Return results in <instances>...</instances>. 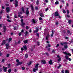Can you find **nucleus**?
I'll return each mask as SVG.
<instances>
[{"label":"nucleus","mask_w":73,"mask_h":73,"mask_svg":"<svg viewBox=\"0 0 73 73\" xmlns=\"http://www.w3.org/2000/svg\"><path fill=\"white\" fill-rule=\"evenodd\" d=\"M16 61L17 62V64H16L17 66H18V65H21V64H22V62H20L19 59L16 60Z\"/></svg>","instance_id":"obj_1"},{"label":"nucleus","mask_w":73,"mask_h":73,"mask_svg":"<svg viewBox=\"0 0 73 73\" xmlns=\"http://www.w3.org/2000/svg\"><path fill=\"white\" fill-rule=\"evenodd\" d=\"M3 69L4 72H6L7 70L8 69V67H5L4 66H3Z\"/></svg>","instance_id":"obj_2"},{"label":"nucleus","mask_w":73,"mask_h":73,"mask_svg":"<svg viewBox=\"0 0 73 73\" xmlns=\"http://www.w3.org/2000/svg\"><path fill=\"white\" fill-rule=\"evenodd\" d=\"M65 58L66 60H68L69 61H72V59L70 58H69V57H68L67 55H66L65 56Z\"/></svg>","instance_id":"obj_3"},{"label":"nucleus","mask_w":73,"mask_h":73,"mask_svg":"<svg viewBox=\"0 0 73 73\" xmlns=\"http://www.w3.org/2000/svg\"><path fill=\"white\" fill-rule=\"evenodd\" d=\"M6 11L7 12V13H9V11H10V9L9 8V7H6Z\"/></svg>","instance_id":"obj_4"},{"label":"nucleus","mask_w":73,"mask_h":73,"mask_svg":"<svg viewBox=\"0 0 73 73\" xmlns=\"http://www.w3.org/2000/svg\"><path fill=\"white\" fill-rule=\"evenodd\" d=\"M64 54H66V55H68V56H71V54H70V53L68 52V53L66 52H64Z\"/></svg>","instance_id":"obj_5"},{"label":"nucleus","mask_w":73,"mask_h":73,"mask_svg":"<svg viewBox=\"0 0 73 73\" xmlns=\"http://www.w3.org/2000/svg\"><path fill=\"white\" fill-rule=\"evenodd\" d=\"M25 14L27 16H28V15L29 14V10H26L25 12Z\"/></svg>","instance_id":"obj_6"},{"label":"nucleus","mask_w":73,"mask_h":73,"mask_svg":"<svg viewBox=\"0 0 73 73\" xmlns=\"http://www.w3.org/2000/svg\"><path fill=\"white\" fill-rule=\"evenodd\" d=\"M3 33H5V32H6V31H7V28H6V26H3Z\"/></svg>","instance_id":"obj_7"},{"label":"nucleus","mask_w":73,"mask_h":73,"mask_svg":"<svg viewBox=\"0 0 73 73\" xmlns=\"http://www.w3.org/2000/svg\"><path fill=\"white\" fill-rule=\"evenodd\" d=\"M59 13H58L57 11H56L55 12L54 15V16L55 17H56L57 16H59Z\"/></svg>","instance_id":"obj_8"},{"label":"nucleus","mask_w":73,"mask_h":73,"mask_svg":"<svg viewBox=\"0 0 73 73\" xmlns=\"http://www.w3.org/2000/svg\"><path fill=\"white\" fill-rule=\"evenodd\" d=\"M30 7H31V10H32L33 11H34V7H33V5H31Z\"/></svg>","instance_id":"obj_9"},{"label":"nucleus","mask_w":73,"mask_h":73,"mask_svg":"<svg viewBox=\"0 0 73 73\" xmlns=\"http://www.w3.org/2000/svg\"><path fill=\"white\" fill-rule=\"evenodd\" d=\"M36 30L34 31V33H38V32L39 29H38L37 28H36Z\"/></svg>","instance_id":"obj_10"},{"label":"nucleus","mask_w":73,"mask_h":73,"mask_svg":"<svg viewBox=\"0 0 73 73\" xmlns=\"http://www.w3.org/2000/svg\"><path fill=\"white\" fill-rule=\"evenodd\" d=\"M39 15L41 17H44V13H40Z\"/></svg>","instance_id":"obj_11"},{"label":"nucleus","mask_w":73,"mask_h":73,"mask_svg":"<svg viewBox=\"0 0 73 73\" xmlns=\"http://www.w3.org/2000/svg\"><path fill=\"white\" fill-rule=\"evenodd\" d=\"M5 43H6L5 40H4L2 42V43L1 44V45H3L4 44H5Z\"/></svg>","instance_id":"obj_12"},{"label":"nucleus","mask_w":73,"mask_h":73,"mask_svg":"<svg viewBox=\"0 0 73 73\" xmlns=\"http://www.w3.org/2000/svg\"><path fill=\"white\" fill-rule=\"evenodd\" d=\"M41 62L42 63H43V64H46V61L44 60H41Z\"/></svg>","instance_id":"obj_13"},{"label":"nucleus","mask_w":73,"mask_h":73,"mask_svg":"<svg viewBox=\"0 0 73 73\" xmlns=\"http://www.w3.org/2000/svg\"><path fill=\"white\" fill-rule=\"evenodd\" d=\"M23 47L25 50H27V47L26 45L24 46Z\"/></svg>","instance_id":"obj_14"},{"label":"nucleus","mask_w":73,"mask_h":73,"mask_svg":"<svg viewBox=\"0 0 73 73\" xmlns=\"http://www.w3.org/2000/svg\"><path fill=\"white\" fill-rule=\"evenodd\" d=\"M6 49H9V47H8L9 46V44L8 43L6 44Z\"/></svg>","instance_id":"obj_15"},{"label":"nucleus","mask_w":73,"mask_h":73,"mask_svg":"<svg viewBox=\"0 0 73 73\" xmlns=\"http://www.w3.org/2000/svg\"><path fill=\"white\" fill-rule=\"evenodd\" d=\"M25 25V23H21V25L23 27H24V25Z\"/></svg>","instance_id":"obj_16"},{"label":"nucleus","mask_w":73,"mask_h":73,"mask_svg":"<svg viewBox=\"0 0 73 73\" xmlns=\"http://www.w3.org/2000/svg\"><path fill=\"white\" fill-rule=\"evenodd\" d=\"M38 68H36H36H34L33 69V71L34 72H36V70L37 71V70H38Z\"/></svg>","instance_id":"obj_17"},{"label":"nucleus","mask_w":73,"mask_h":73,"mask_svg":"<svg viewBox=\"0 0 73 73\" xmlns=\"http://www.w3.org/2000/svg\"><path fill=\"white\" fill-rule=\"evenodd\" d=\"M49 64L50 65H52L53 64L52 60L50 59V60L49 61Z\"/></svg>","instance_id":"obj_18"},{"label":"nucleus","mask_w":73,"mask_h":73,"mask_svg":"<svg viewBox=\"0 0 73 73\" xmlns=\"http://www.w3.org/2000/svg\"><path fill=\"white\" fill-rule=\"evenodd\" d=\"M51 46V45H50V44H48L47 45V46H46V48L47 49H48V48L49 47H50Z\"/></svg>","instance_id":"obj_19"},{"label":"nucleus","mask_w":73,"mask_h":73,"mask_svg":"<svg viewBox=\"0 0 73 73\" xmlns=\"http://www.w3.org/2000/svg\"><path fill=\"white\" fill-rule=\"evenodd\" d=\"M32 61H30L29 62L27 63V65H28V66H29V65H31V64H32Z\"/></svg>","instance_id":"obj_20"},{"label":"nucleus","mask_w":73,"mask_h":73,"mask_svg":"<svg viewBox=\"0 0 73 73\" xmlns=\"http://www.w3.org/2000/svg\"><path fill=\"white\" fill-rule=\"evenodd\" d=\"M52 34L51 35V37H53V35H54V31H53V30H52Z\"/></svg>","instance_id":"obj_21"},{"label":"nucleus","mask_w":73,"mask_h":73,"mask_svg":"<svg viewBox=\"0 0 73 73\" xmlns=\"http://www.w3.org/2000/svg\"><path fill=\"white\" fill-rule=\"evenodd\" d=\"M24 44H27L28 42V40H25L24 41Z\"/></svg>","instance_id":"obj_22"},{"label":"nucleus","mask_w":73,"mask_h":73,"mask_svg":"<svg viewBox=\"0 0 73 73\" xmlns=\"http://www.w3.org/2000/svg\"><path fill=\"white\" fill-rule=\"evenodd\" d=\"M39 65V64H36L35 65V68H38Z\"/></svg>","instance_id":"obj_23"},{"label":"nucleus","mask_w":73,"mask_h":73,"mask_svg":"<svg viewBox=\"0 0 73 73\" xmlns=\"http://www.w3.org/2000/svg\"><path fill=\"white\" fill-rule=\"evenodd\" d=\"M21 9H22V12H23V13H25V11L24 10V7H22Z\"/></svg>","instance_id":"obj_24"},{"label":"nucleus","mask_w":73,"mask_h":73,"mask_svg":"<svg viewBox=\"0 0 73 73\" xmlns=\"http://www.w3.org/2000/svg\"><path fill=\"white\" fill-rule=\"evenodd\" d=\"M11 71H12V69H9L8 70V73H11Z\"/></svg>","instance_id":"obj_25"},{"label":"nucleus","mask_w":73,"mask_h":73,"mask_svg":"<svg viewBox=\"0 0 73 73\" xmlns=\"http://www.w3.org/2000/svg\"><path fill=\"white\" fill-rule=\"evenodd\" d=\"M33 23L34 24H36V21L34 19H33Z\"/></svg>","instance_id":"obj_26"},{"label":"nucleus","mask_w":73,"mask_h":73,"mask_svg":"<svg viewBox=\"0 0 73 73\" xmlns=\"http://www.w3.org/2000/svg\"><path fill=\"white\" fill-rule=\"evenodd\" d=\"M67 33H68V34H71V33H70V31L68 30H67Z\"/></svg>","instance_id":"obj_27"},{"label":"nucleus","mask_w":73,"mask_h":73,"mask_svg":"<svg viewBox=\"0 0 73 73\" xmlns=\"http://www.w3.org/2000/svg\"><path fill=\"white\" fill-rule=\"evenodd\" d=\"M36 4L37 5H38L39 4V1H38V0H37Z\"/></svg>","instance_id":"obj_28"},{"label":"nucleus","mask_w":73,"mask_h":73,"mask_svg":"<svg viewBox=\"0 0 73 73\" xmlns=\"http://www.w3.org/2000/svg\"><path fill=\"white\" fill-rule=\"evenodd\" d=\"M36 36H37V37H40V34H39V33H36Z\"/></svg>","instance_id":"obj_29"},{"label":"nucleus","mask_w":73,"mask_h":73,"mask_svg":"<svg viewBox=\"0 0 73 73\" xmlns=\"http://www.w3.org/2000/svg\"><path fill=\"white\" fill-rule=\"evenodd\" d=\"M59 4V2L58 1H56L55 3V4L57 5V4Z\"/></svg>","instance_id":"obj_30"},{"label":"nucleus","mask_w":73,"mask_h":73,"mask_svg":"<svg viewBox=\"0 0 73 73\" xmlns=\"http://www.w3.org/2000/svg\"><path fill=\"white\" fill-rule=\"evenodd\" d=\"M65 49H67L68 48V46L67 45L64 46Z\"/></svg>","instance_id":"obj_31"},{"label":"nucleus","mask_w":73,"mask_h":73,"mask_svg":"<svg viewBox=\"0 0 73 73\" xmlns=\"http://www.w3.org/2000/svg\"><path fill=\"white\" fill-rule=\"evenodd\" d=\"M12 38H9V41L10 42V41H12Z\"/></svg>","instance_id":"obj_32"},{"label":"nucleus","mask_w":73,"mask_h":73,"mask_svg":"<svg viewBox=\"0 0 73 73\" xmlns=\"http://www.w3.org/2000/svg\"><path fill=\"white\" fill-rule=\"evenodd\" d=\"M68 23L70 25L71 24V22H72V21L71 20H69L68 21Z\"/></svg>","instance_id":"obj_33"},{"label":"nucleus","mask_w":73,"mask_h":73,"mask_svg":"<svg viewBox=\"0 0 73 73\" xmlns=\"http://www.w3.org/2000/svg\"><path fill=\"white\" fill-rule=\"evenodd\" d=\"M61 58H59L58 59V62L61 61Z\"/></svg>","instance_id":"obj_34"},{"label":"nucleus","mask_w":73,"mask_h":73,"mask_svg":"<svg viewBox=\"0 0 73 73\" xmlns=\"http://www.w3.org/2000/svg\"><path fill=\"white\" fill-rule=\"evenodd\" d=\"M65 73H69V71L68 70H66L65 71Z\"/></svg>","instance_id":"obj_35"},{"label":"nucleus","mask_w":73,"mask_h":73,"mask_svg":"<svg viewBox=\"0 0 73 73\" xmlns=\"http://www.w3.org/2000/svg\"><path fill=\"white\" fill-rule=\"evenodd\" d=\"M35 10H36V11H37L38 9V7H35Z\"/></svg>","instance_id":"obj_36"},{"label":"nucleus","mask_w":73,"mask_h":73,"mask_svg":"<svg viewBox=\"0 0 73 73\" xmlns=\"http://www.w3.org/2000/svg\"><path fill=\"white\" fill-rule=\"evenodd\" d=\"M40 42L38 41L37 42V45H38V46H39V45H40Z\"/></svg>","instance_id":"obj_37"},{"label":"nucleus","mask_w":73,"mask_h":73,"mask_svg":"<svg viewBox=\"0 0 73 73\" xmlns=\"http://www.w3.org/2000/svg\"><path fill=\"white\" fill-rule=\"evenodd\" d=\"M4 61H5V59L3 58L2 59V62H3V63H4Z\"/></svg>","instance_id":"obj_38"},{"label":"nucleus","mask_w":73,"mask_h":73,"mask_svg":"<svg viewBox=\"0 0 73 73\" xmlns=\"http://www.w3.org/2000/svg\"><path fill=\"white\" fill-rule=\"evenodd\" d=\"M15 7H17L18 6V4H17L15 3Z\"/></svg>","instance_id":"obj_39"},{"label":"nucleus","mask_w":73,"mask_h":73,"mask_svg":"<svg viewBox=\"0 0 73 73\" xmlns=\"http://www.w3.org/2000/svg\"><path fill=\"white\" fill-rule=\"evenodd\" d=\"M43 1L44 2H46V3H48V0H44Z\"/></svg>","instance_id":"obj_40"},{"label":"nucleus","mask_w":73,"mask_h":73,"mask_svg":"<svg viewBox=\"0 0 73 73\" xmlns=\"http://www.w3.org/2000/svg\"><path fill=\"white\" fill-rule=\"evenodd\" d=\"M52 53H54V54L55 53V52L54 50H53L52 51Z\"/></svg>","instance_id":"obj_41"},{"label":"nucleus","mask_w":73,"mask_h":73,"mask_svg":"<svg viewBox=\"0 0 73 73\" xmlns=\"http://www.w3.org/2000/svg\"><path fill=\"white\" fill-rule=\"evenodd\" d=\"M61 65L59 64V66H58L57 67L58 69H59V68H60L61 67Z\"/></svg>","instance_id":"obj_42"},{"label":"nucleus","mask_w":73,"mask_h":73,"mask_svg":"<svg viewBox=\"0 0 73 73\" xmlns=\"http://www.w3.org/2000/svg\"><path fill=\"white\" fill-rule=\"evenodd\" d=\"M28 55L27 54H26L25 55V57H26V58H28Z\"/></svg>","instance_id":"obj_43"},{"label":"nucleus","mask_w":73,"mask_h":73,"mask_svg":"<svg viewBox=\"0 0 73 73\" xmlns=\"http://www.w3.org/2000/svg\"><path fill=\"white\" fill-rule=\"evenodd\" d=\"M63 12L64 13H66V11H65V10H63Z\"/></svg>","instance_id":"obj_44"},{"label":"nucleus","mask_w":73,"mask_h":73,"mask_svg":"<svg viewBox=\"0 0 73 73\" xmlns=\"http://www.w3.org/2000/svg\"><path fill=\"white\" fill-rule=\"evenodd\" d=\"M48 37L47 36H46V40H48Z\"/></svg>","instance_id":"obj_45"},{"label":"nucleus","mask_w":73,"mask_h":73,"mask_svg":"<svg viewBox=\"0 0 73 73\" xmlns=\"http://www.w3.org/2000/svg\"><path fill=\"white\" fill-rule=\"evenodd\" d=\"M21 69L22 70H25V67H22Z\"/></svg>","instance_id":"obj_46"},{"label":"nucleus","mask_w":73,"mask_h":73,"mask_svg":"<svg viewBox=\"0 0 73 73\" xmlns=\"http://www.w3.org/2000/svg\"><path fill=\"white\" fill-rule=\"evenodd\" d=\"M15 4H19V3L18 2V1H17L16 0L15 1Z\"/></svg>","instance_id":"obj_47"},{"label":"nucleus","mask_w":73,"mask_h":73,"mask_svg":"<svg viewBox=\"0 0 73 73\" xmlns=\"http://www.w3.org/2000/svg\"><path fill=\"white\" fill-rule=\"evenodd\" d=\"M33 40L35 42H36V39L35 38H34L33 39Z\"/></svg>","instance_id":"obj_48"},{"label":"nucleus","mask_w":73,"mask_h":73,"mask_svg":"<svg viewBox=\"0 0 73 73\" xmlns=\"http://www.w3.org/2000/svg\"><path fill=\"white\" fill-rule=\"evenodd\" d=\"M9 56H10V54H7L6 57H9Z\"/></svg>","instance_id":"obj_49"},{"label":"nucleus","mask_w":73,"mask_h":73,"mask_svg":"<svg viewBox=\"0 0 73 73\" xmlns=\"http://www.w3.org/2000/svg\"><path fill=\"white\" fill-rule=\"evenodd\" d=\"M14 30H16V29H17V27H14Z\"/></svg>","instance_id":"obj_50"},{"label":"nucleus","mask_w":73,"mask_h":73,"mask_svg":"<svg viewBox=\"0 0 73 73\" xmlns=\"http://www.w3.org/2000/svg\"><path fill=\"white\" fill-rule=\"evenodd\" d=\"M5 5L6 6V7H7V6H9V4H7V3H6V4H5Z\"/></svg>","instance_id":"obj_51"},{"label":"nucleus","mask_w":73,"mask_h":73,"mask_svg":"<svg viewBox=\"0 0 73 73\" xmlns=\"http://www.w3.org/2000/svg\"><path fill=\"white\" fill-rule=\"evenodd\" d=\"M7 21L9 22V23H11V21L9 19H7Z\"/></svg>","instance_id":"obj_52"},{"label":"nucleus","mask_w":73,"mask_h":73,"mask_svg":"<svg viewBox=\"0 0 73 73\" xmlns=\"http://www.w3.org/2000/svg\"><path fill=\"white\" fill-rule=\"evenodd\" d=\"M18 44H20L21 43V41L20 40H19V41L18 42Z\"/></svg>","instance_id":"obj_53"},{"label":"nucleus","mask_w":73,"mask_h":73,"mask_svg":"<svg viewBox=\"0 0 73 73\" xmlns=\"http://www.w3.org/2000/svg\"><path fill=\"white\" fill-rule=\"evenodd\" d=\"M28 31H26V34H25V36H27V34H28Z\"/></svg>","instance_id":"obj_54"},{"label":"nucleus","mask_w":73,"mask_h":73,"mask_svg":"<svg viewBox=\"0 0 73 73\" xmlns=\"http://www.w3.org/2000/svg\"><path fill=\"white\" fill-rule=\"evenodd\" d=\"M50 36V35H49V34H47V36H46V37H47L49 38V37Z\"/></svg>","instance_id":"obj_55"},{"label":"nucleus","mask_w":73,"mask_h":73,"mask_svg":"<svg viewBox=\"0 0 73 73\" xmlns=\"http://www.w3.org/2000/svg\"><path fill=\"white\" fill-rule=\"evenodd\" d=\"M21 23H24V22H23L24 21V20H23V19H21Z\"/></svg>","instance_id":"obj_56"},{"label":"nucleus","mask_w":73,"mask_h":73,"mask_svg":"<svg viewBox=\"0 0 73 73\" xmlns=\"http://www.w3.org/2000/svg\"><path fill=\"white\" fill-rule=\"evenodd\" d=\"M68 43L67 42H64L63 43V44H65V45H66V44H67Z\"/></svg>","instance_id":"obj_57"},{"label":"nucleus","mask_w":73,"mask_h":73,"mask_svg":"<svg viewBox=\"0 0 73 73\" xmlns=\"http://www.w3.org/2000/svg\"><path fill=\"white\" fill-rule=\"evenodd\" d=\"M44 54H46V55H47L48 56L49 55V54H48V53L45 52Z\"/></svg>","instance_id":"obj_58"},{"label":"nucleus","mask_w":73,"mask_h":73,"mask_svg":"<svg viewBox=\"0 0 73 73\" xmlns=\"http://www.w3.org/2000/svg\"><path fill=\"white\" fill-rule=\"evenodd\" d=\"M64 70H62L61 71L62 73H64Z\"/></svg>","instance_id":"obj_59"},{"label":"nucleus","mask_w":73,"mask_h":73,"mask_svg":"<svg viewBox=\"0 0 73 73\" xmlns=\"http://www.w3.org/2000/svg\"><path fill=\"white\" fill-rule=\"evenodd\" d=\"M67 14H69V11L68 10L67 11Z\"/></svg>","instance_id":"obj_60"},{"label":"nucleus","mask_w":73,"mask_h":73,"mask_svg":"<svg viewBox=\"0 0 73 73\" xmlns=\"http://www.w3.org/2000/svg\"><path fill=\"white\" fill-rule=\"evenodd\" d=\"M21 35V33H19V36H20Z\"/></svg>","instance_id":"obj_61"},{"label":"nucleus","mask_w":73,"mask_h":73,"mask_svg":"<svg viewBox=\"0 0 73 73\" xmlns=\"http://www.w3.org/2000/svg\"><path fill=\"white\" fill-rule=\"evenodd\" d=\"M26 28L27 29H29V27L28 26H26Z\"/></svg>","instance_id":"obj_62"},{"label":"nucleus","mask_w":73,"mask_h":73,"mask_svg":"<svg viewBox=\"0 0 73 73\" xmlns=\"http://www.w3.org/2000/svg\"><path fill=\"white\" fill-rule=\"evenodd\" d=\"M24 48H23V47H21V50H22V51H23V50H24Z\"/></svg>","instance_id":"obj_63"},{"label":"nucleus","mask_w":73,"mask_h":73,"mask_svg":"<svg viewBox=\"0 0 73 73\" xmlns=\"http://www.w3.org/2000/svg\"><path fill=\"white\" fill-rule=\"evenodd\" d=\"M14 70L15 72H17V70L16 69H15Z\"/></svg>","instance_id":"obj_64"}]
</instances>
